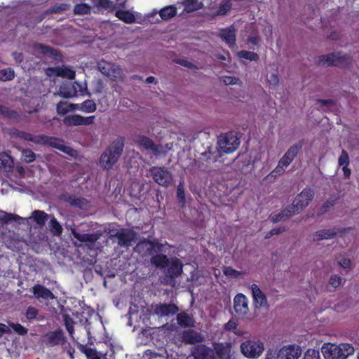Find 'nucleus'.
I'll list each match as a JSON object with an SVG mask.
<instances>
[{
    "label": "nucleus",
    "mask_w": 359,
    "mask_h": 359,
    "mask_svg": "<svg viewBox=\"0 0 359 359\" xmlns=\"http://www.w3.org/2000/svg\"><path fill=\"white\" fill-rule=\"evenodd\" d=\"M9 135L14 138H19L27 142H32L36 144L48 146L70 156L75 157L77 151L69 146L65 145L64 140L53 136L46 135H32L29 133L20 130L15 128L10 130Z\"/></svg>",
    "instance_id": "obj_1"
},
{
    "label": "nucleus",
    "mask_w": 359,
    "mask_h": 359,
    "mask_svg": "<svg viewBox=\"0 0 359 359\" xmlns=\"http://www.w3.org/2000/svg\"><path fill=\"white\" fill-rule=\"evenodd\" d=\"M150 263L151 266L163 271L165 283L168 285H173L176 278L183 273V263L176 257L169 258L165 254L153 255Z\"/></svg>",
    "instance_id": "obj_2"
},
{
    "label": "nucleus",
    "mask_w": 359,
    "mask_h": 359,
    "mask_svg": "<svg viewBox=\"0 0 359 359\" xmlns=\"http://www.w3.org/2000/svg\"><path fill=\"white\" fill-rule=\"evenodd\" d=\"M124 146L123 137L114 140L101 154L99 160L100 167L107 170L111 169L122 155Z\"/></svg>",
    "instance_id": "obj_3"
},
{
    "label": "nucleus",
    "mask_w": 359,
    "mask_h": 359,
    "mask_svg": "<svg viewBox=\"0 0 359 359\" xmlns=\"http://www.w3.org/2000/svg\"><path fill=\"white\" fill-rule=\"evenodd\" d=\"M352 61V57L348 54H342L340 52L331 53L322 55L318 57L319 64H326L328 67H345L348 66Z\"/></svg>",
    "instance_id": "obj_4"
},
{
    "label": "nucleus",
    "mask_w": 359,
    "mask_h": 359,
    "mask_svg": "<svg viewBox=\"0 0 359 359\" xmlns=\"http://www.w3.org/2000/svg\"><path fill=\"white\" fill-rule=\"evenodd\" d=\"M217 144L220 152L231 154L238 148L240 140L233 132H229L218 137Z\"/></svg>",
    "instance_id": "obj_5"
},
{
    "label": "nucleus",
    "mask_w": 359,
    "mask_h": 359,
    "mask_svg": "<svg viewBox=\"0 0 359 359\" xmlns=\"http://www.w3.org/2000/svg\"><path fill=\"white\" fill-rule=\"evenodd\" d=\"M264 350V343L260 340L248 339L241 343V351L248 358H259Z\"/></svg>",
    "instance_id": "obj_6"
},
{
    "label": "nucleus",
    "mask_w": 359,
    "mask_h": 359,
    "mask_svg": "<svg viewBox=\"0 0 359 359\" xmlns=\"http://www.w3.org/2000/svg\"><path fill=\"white\" fill-rule=\"evenodd\" d=\"M149 172L154 181L161 186L167 187L172 180L171 172L164 167H151Z\"/></svg>",
    "instance_id": "obj_7"
},
{
    "label": "nucleus",
    "mask_w": 359,
    "mask_h": 359,
    "mask_svg": "<svg viewBox=\"0 0 359 359\" xmlns=\"http://www.w3.org/2000/svg\"><path fill=\"white\" fill-rule=\"evenodd\" d=\"M109 238H116L118 245L121 247H129L135 241L136 233L132 229L121 228L118 229L115 233L109 235Z\"/></svg>",
    "instance_id": "obj_8"
},
{
    "label": "nucleus",
    "mask_w": 359,
    "mask_h": 359,
    "mask_svg": "<svg viewBox=\"0 0 359 359\" xmlns=\"http://www.w3.org/2000/svg\"><path fill=\"white\" fill-rule=\"evenodd\" d=\"M313 197V190L311 188H305L295 197L292 204L299 213L309 205Z\"/></svg>",
    "instance_id": "obj_9"
},
{
    "label": "nucleus",
    "mask_w": 359,
    "mask_h": 359,
    "mask_svg": "<svg viewBox=\"0 0 359 359\" xmlns=\"http://www.w3.org/2000/svg\"><path fill=\"white\" fill-rule=\"evenodd\" d=\"M351 228H333L329 229L319 230L312 235L313 241H320L325 239L334 238L337 234H344L351 230Z\"/></svg>",
    "instance_id": "obj_10"
},
{
    "label": "nucleus",
    "mask_w": 359,
    "mask_h": 359,
    "mask_svg": "<svg viewBox=\"0 0 359 359\" xmlns=\"http://www.w3.org/2000/svg\"><path fill=\"white\" fill-rule=\"evenodd\" d=\"M330 351L332 359L345 358L353 354L354 348L350 344H341L339 346L332 345Z\"/></svg>",
    "instance_id": "obj_11"
},
{
    "label": "nucleus",
    "mask_w": 359,
    "mask_h": 359,
    "mask_svg": "<svg viewBox=\"0 0 359 359\" xmlns=\"http://www.w3.org/2000/svg\"><path fill=\"white\" fill-rule=\"evenodd\" d=\"M135 144L140 149L151 151L155 155L160 153L159 146L156 144L149 137L139 135L134 140Z\"/></svg>",
    "instance_id": "obj_12"
},
{
    "label": "nucleus",
    "mask_w": 359,
    "mask_h": 359,
    "mask_svg": "<svg viewBox=\"0 0 359 359\" xmlns=\"http://www.w3.org/2000/svg\"><path fill=\"white\" fill-rule=\"evenodd\" d=\"M302 145V142L299 141L290 147L285 154L279 160L280 161V164L288 166L301 151Z\"/></svg>",
    "instance_id": "obj_13"
},
{
    "label": "nucleus",
    "mask_w": 359,
    "mask_h": 359,
    "mask_svg": "<svg viewBox=\"0 0 359 359\" xmlns=\"http://www.w3.org/2000/svg\"><path fill=\"white\" fill-rule=\"evenodd\" d=\"M191 354L194 359H215L213 350L205 344L195 345Z\"/></svg>",
    "instance_id": "obj_14"
},
{
    "label": "nucleus",
    "mask_w": 359,
    "mask_h": 359,
    "mask_svg": "<svg viewBox=\"0 0 359 359\" xmlns=\"http://www.w3.org/2000/svg\"><path fill=\"white\" fill-rule=\"evenodd\" d=\"M218 36L229 48H233L235 46L236 41V29L233 25L226 28L221 29Z\"/></svg>",
    "instance_id": "obj_15"
},
{
    "label": "nucleus",
    "mask_w": 359,
    "mask_h": 359,
    "mask_svg": "<svg viewBox=\"0 0 359 359\" xmlns=\"http://www.w3.org/2000/svg\"><path fill=\"white\" fill-rule=\"evenodd\" d=\"M46 74L49 76H56L63 78H67L69 79H74L76 75L75 71L67 67H48L46 69Z\"/></svg>",
    "instance_id": "obj_16"
},
{
    "label": "nucleus",
    "mask_w": 359,
    "mask_h": 359,
    "mask_svg": "<svg viewBox=\"0 0 359 359\" xmlns=\"http://www.w3.org/2000/svg\"><path fill=\"white\" fill-rule=\"evenodd\" d=\"M72 234L81 243H90L95 244L102 236L101 231H97L95 233H80L75 229H72Z\"/></svg>",
    "instance_id": "obj_17"
},
{
    "label": "nucleus",
    "mask_w": 359,
    "mask_h": 359,
    "mask_svg": "<svg viewBox=\"0 0 359 359\" xmlns=\"http://www.w3.org/2000/svg\"><path fill=\"white\" fill-rule=\"evenodd\" d=\"M213 348L219 359H231V344L229 342L213 343Z\"/></svg>",
    "instance_id": "obj_18"
},
{
    "label": "nucleus",
    "mask_w": 359,
    "mask_h": 359,
    "mask_svg": "<svg viewBox=\"0 0 359 359\" xmlns=\"http://www.w3.org/2000/svg\"><path fill=\"white\" fill-rule=\"evenodd\" d=\"M302 350L299 346L290 345L280 350V357L282 359H299Z\"/></svg>",
    "instance_id": "obj_19"
},
{
    "label": "nucleus",
    "mask_w": 359,
    "mask_h": 359,
    "mask_svg": "<svg viewBox=\"0 0 359 359\" xmlns=\"http://www.w3.org/2000/svg\"><path fill=\"white\" fill-rule=\"evenodd\" d=\"M248 301L243 294H238L233 299L234 310L237 314L245 315L248 311Z\"/></svg>",
    "instance_id": "obj_20"
},
{
    "label": "nucleus",
    "mask_w": 359,
    "mask_h": 359,
    "mask_svg": "<svg viewBox=\"0 0 359 359\" xmlns=\"http://www.w3.org/2000/svg\"><path fill=\"white\" fill-rule=\"evenodd\" d=\"M65 339L62 330L58 329L46 334V344L49 346H55L63 344Z\"/></svg>",
    "instance_id": "obj_21"
},
{
    "label": "nucleus",
    "mask_w": 359,
    "mask_h": 359,
    "mask_svg": "<svg viewBox=\"0 0 359 359\" xmlns=\"http://www.w3.org/2000/svg\"><path fill=\"white\" fill-rule=\"evenodd\" d=\"M251 291L254 303L257 308L267 305L268 302L266 297L257 285L253 283L251 285Z\"/></svg>",
    "instance_id": "obj_22"
},
{
    "label": "nucleus",
    "mask_w": 359,
    "mask_h": 359,
    "mask_svg": "<svg viewBox=\"0 0 359 359\" xmlns=\"http://www.w3.org/2000/svg\"><path fill=\"white\" fill-rule=\"evenodd\" d=\"M179 311V308L174 304H158L154 307V313L161 316L174 315Z\"/></svg>",
    "instance_id": "obj_23"
},
{
    "label": "nucleus",
    "mask_w": 359,
    "mask_h": 359,
    "mask_svg": "<svg viewBox=\"0 0 359 359\" xmlns=\"http://www.w3.org/2000/svg\"><path fill=\"white\" fill-rule=\"evenodd\" d=\"M183 341L186 344H195L204 341V337L200 332L194 330L184 331L182 335Z\"/></svg>",
    "instance_id": "obj_24"
},
{
    "label": "nucleus",
    "mask_w": 359,
    "mask_h": 359,
    "mask_svg": "<svg viewBox=\"0 0 359 359\" xmlns=\"http://www.w3.org/2000/svg\"><path fill=\"white\" fill-rule=\"evenodd\" d=\"M32 292L37 299L50 300L55 298L53 293L49 289L39 284H36L32 287Z\"/></svg>",
    "instance_id": "obj_25"
},
{
    "label": "nucleus",
    "mask_w": 359,
    "mask_h": 359,
    "mask_svg": "<svg viewBox=\"0 0 359 359\" xmlns=\"http://www.w3.org/2000/svg\"><path fill=\"white\" fill-rule=\"evenodd\" d=\"M71 106H74V109L85 113H92L97 109L96 103L93 100H86L81 104H72Z\"/></svg>",
    "instance_id": "obj_26"
},
{
    "label": "nucleus",
    "mask_w": 359,
    "mask_h": 359,
    "mask_svg": "<svg viewBox=\"0 0 359 359\" xmlns=\"http://www.w3.org/2000/svg\"><path fill=\"white\" fill-rule=\"evenodd\" d=\"M177 8L175 5L165 6L160 10L159 15L163 20H168L177 15Z\"/></svg>",
    "instance_id": "obj_27"
},
{
    "label": "nucleus",
    "mask_w": 359,
    "mask_h": 359,
    "mask_svg": "<svg viewBox=\"0 0 359 359\" xmlns=\"http://www.w3.org/2000/svg\"><path fill=\"white\" fill-rule=\"evenodd\" d=\"M77 348L81 353L86 355L87 359H101L95 348L88 347L87 345L79 343L77 344Z\"/></svg>",
    "instance_id": "obj_28"
},
{
    "label": "nucleus",
    "mask_w": 359,
    "mask_h": 359,
    "mask_svg": "<svg viewBox=\"0 0 359 359\" xmlns=\"http://www.w3.org/2000/svg\"><path fill=\"white\" fill-rule=\"evenodd\" d=\"M177 323L183 327H189L194 326V320L186 312H181L177 316Z\"/></svg>",
    "instance_id": "obj_29"
},
{
    "label": "nucleus",
    "mask_w": 359,
    "mask_h": 359,
    "mask_svg": "<svg viewBox=\"0 0 359 359\" xmlns=\"http://www.w3.org/2000/svg\"><path fill=\"white\" fill-rule=\"evenodd\" d=\"M115 16L127 24L135 22V15L129 11L118 10L115 13Z\"/></svg>",
    "instance_id": "obj_30"
},
{
    "label": "nucleus",
    "mask_w": 359,
    "mask_h": 359,
    "mask_svg": "<svg viewBox=\"0 0 359 359\" xmlns=\"http://www.w3.org/2000/svg\"><path fill=\"white\" fill-rule=\"evenodd\" d=\"M48 215L44 211L36 210L32 212V218L34 221L36 222V224L39 226H43L48 219Z\"/></svg>",
    "instance_id": "obj_31"
},
{
    "label": "nucleus",
    "mask_w": 359,
    "mask_h": 359,
    "mask_svg": "<svg viewBox=\"0 0 359 359\" xmlns=\"http://www.w3.org/2000/svg\"><path fill=\"white\" fill-rule=\"evenodd\" d=\"M76 93L77 90L72 84H68L60 87V95L65 98L72 97L76 95Z\"/></svg>",
    "instance_id": "obj_32"
},
{
    "label": "nucleus",
    "mask_w": 359,
    "mask_h": 359,
    "mask_svg": "<svg viewBox=\"0 0 359 359\" xmlns=\"http://www.w3.org/2000/svg\"><path fill=\"white\" fill-rule=\"evenodd\" d=\"M67 202H69L72 206L77 207L79 208H83L88 204L87 199L83 197H76L73 196H69Z\"/></svg>",
    "instance_id": "obj_33"
},
{
    "label": "nucleus",
    "mask_w": 359,
    "mask_h": 359,
    "mask_svg": "<svg viewBox=\"0 0 359 359\" xmlns=\"http://www.w3.org/2000/svg\"><path fill=\"white\" fill-rule=\"evenodd\" d=\"M92 8L90 5L86 3L76 4L74 7L73 12L75 15H88L90 14Z\"/></svg>",
    "instance_id": "obj_34"
},
{
    "label": "nucleus",
    "mask_w": 359,
    "mask_h": 359,
    "mask_svg": "<svg viewBox=\"0 0 359 359\" xmlns=\"http://www.w3.org/2000/svg\"><path fill=\"white\" fill-rule=\"evenodd\" d=\"M94 6L98 9L111 11L114 4L111 0H91Z\"/></svg>",
    "instance_id": "obj_35"
},
{
    "label": "nucleus",
    "mask_w": 359,
    "mask_h": 359,
    "mask_svg": "<svg viewBox=\"0 0 359 359\" xmlns=\"http://www.w3.org/2000/svg\"><path fill=\"white\" fill-rule=\"evenodd\" d=\"M237 56L240 58L245 59L250 61L257 62L259 60V56L257 53L245 50L238 51L237 53Z\"/></svg>",
    "instance_id": "obj_36"
},
{
    "label": "nucleus",
    "mask_w": 359,
    "mask_h": 359,
    "mask_svg": "<svg viewBox=\"0 0 359 359\" xmlns=\"http://www.w3.org/2000/svg\"><path fill=\"white\" fill-rule=\"evenodd\" d=\"M232 8L231 0L223 1L219 6L218 9L215 12V15H225Z\"/></svg>",
    "instance_id": "obj_37"
},
{
    "label": "nucleus",
    "mask_w": 359,
    "mask_h": 359,
    "mask_svg": "<svg viewBox=\"0 0 359 359\" xmlns=\"http://www.w3.org/2000/svg\"><path fill=\"white\" fill-rule=\"evenodd\" d=\"M49 228L50 231L55 236H60L62 233L63 229L57 219L53 217L49 222Z\"/></svg>",
    "instance_id": "obj_38"
},
{
    "label": "nucleus",
    "mask_w": 359,
    "mask_h": 359,
    "mask_svg": "<svg viewBox=\"0 0 359 359\" xmlns=\"http://www.w3.org/2000/svg\"><path fill=\"white\" fill-rule=\"evenodd\" d=\"M147 245H149L151 248V250L155 253V255L158 254H163V252H165L164 250V246L165 245L154 241H147L146 242Z\"/></svg>",
    "instance_id": "obj_39"
},
{
    "label": "nucleus",
    "mask_w": 359,
    "mask_h": 359,
    "mask_svg": "<svg viewBox=\"0 0 359 359\" xmlns=\"http://www.w3.org/2000/svg\"><path fill=\"white\" fill-rule=\"evenodd\" d=\"M15 76L14 70L8 67L0 70V81H11Z\"/></svg>",
    "instance_id": "obj_40"
},
{
    "label": "nucleus",
    "mask_w": 359,
    "mask_h": 359,
    "mask_svg": "<svg viewBox=\"0 0 359 359\" xmlns=\"http://www.w3.org/2000/svg\"><path fill=\"white\" fill-rule=\"evenodd\" d=\"M223 273L227 277L237 278L241 275H244L245 272L237 271L231 266H226L223 269Z\"/></svg>",
    "instance_id": "obj_41"
},
{
    "label": "nucleus",
    "mask_w": 359,
    "mask_h": 359,
    "mask_svg": "<svg viewBox=\"0 0 359 359\" xmlns=\"http://www.w3.org/2000/svg\"><path fill=\"white\" fill-rule=\"evenodd\" d=\"M8 325L10 327L13 329V330L18 334L20 336L26 335L28 332V329L25 327L22 326L20 323H15L10 322L8 323Z\"/></svg>",
    "instance_id": "obj_42"
},
{
    "label": "nucleus",
    "mask_w": 359,
    "mask_h": 359,
    "mask_svg": "<svg viewBox=\"0 0 359 359\" xmlns=\"http://www.w3.org/2000/svg\"><path fill=\"white\" fill-rule=\"evenodd\" d=\"M66 122L70 126H83L82 116L79 114H74L66 117Z\"/></svg>",
    "instance_id": "obj_43"
},
{
    "label": "nucleus",
    "mask_w": 359,
    "mask_h": 359,
    "mask_svg": "<svg viewBox=\"0 0 359 359\" xmlns=\"http://www.w3.org/2000/svg\"><path fill=\"white\" fill-rule=\"evenodd\" d=\"M281 215L284 217V220H286L291 217L292 216L299 214L297 210L294 208L292 204L287 206L285 209L282 210L280 212Z\"/></svg>",
    "instance_id": "obj_44"
},
{
    "label": "nucleus",
    "mask_w": 359,
    "mask_h": 359,
    "mask_svg": "<svg viewBox=\"0 0 359 359\" xmlns=\"http://www.w3.org/2000/svg\"><path fill=\"white\" fill-rule=\"evenodd\" d=\"M287 166L280 164V161H279L277 166L269 174L268 177H277L281 175H283L285 171V168Z\"/></svg>",
    "instance_id": "obj_45"
},
{
    "label": "nucleus",
    "mask_w": 359,
    "mask_h": 359,
    "mask_svg": "<svg viewBox=\"0 0 359 359\" xmlns=\"http://www.w3.org/2000/svg\"><path fill=\"white\" fill-rule=\"evenodd\" d=\"M22 156L23 161L26 163H32L36 158V154L29 149H23Z\"/></svg>",
    "instance_id": "obj_46"
},
{
    "label": "nucleus",
    "mask_w": 359,
    "mask_h": 359,
    "mask_svg": "<svg viewBox=\"0 0 359 359\" xmlns=\"http://www.w3.org/2000/svg\"><path fill=\"white\" fill-rule=\"evenodd\" d=\"M0 114L8 118H15L18 116L15 111L4 105H0Z\"/></svg>",
    "instance_id": "obj_47"
},
{
    "label": "nucleus",
    "mask_w": 359,
    "mask_h": 359,
    "mask_svg": "<svg viewBox=\"0 0 359 359\" xmlns=\"http://www.w3.org/2000/svg\"><path fill=\"white\" fill-rule=\"evenodd\" d=\"M71 104H68L67 102H60L57 104V111L59 114H67L70 109H74V106H71Z\"/></svg>",
    "instance_id": "obj_48"
},
{
    "label": "nucleus",
    "mask_w": 359,
    "mask_h": 359,
    "mask_svg": "<svg viewBox=\"0 0 359 359\" xmlns=\"http://www.w3.org/2000/svg\"><path fill=\"white\" fill-rule=\"evenodd\" d=\"M13 160L11 156L6 154H0V166L2 168L11 167L13 164Z\"/></svg>",
    "instance_id": "obj_49"
},
{
    "label": "nucleus",
    "mask_w": 359,
    "mask_h": 359,
    "mask_svg": "<svg viewBox=\"0 0 359 359\" xmlns=\"http://www.w3.org/2000/svg\"><path fill=\"white\" fill-rule=\"evenodd\" d=\"M38 314L39 310L32 306H28L25 311V316L29 321L36 319Z\"/></svg>",
    "instance_id": "obj_50"
},
{
    "label": "nucleus",
    "mask_w": 359,
    "mask_h": 359,
    "mask_svg": "<svg viewBox=\"0 0 359 359\" xmlns=\"http://www.w3.org/2000/svg\"><path fill=\"white\" fill-rule=\"evenodd\" d=\"M1 212L3 213V217L0 219L4 223H8L11 221L18 222L22 219L21 217L17 215L8 213L3 211H1Z\"/></svg>",
    "instance_id": "obj_51"
},
{
    "label": "nucleus",
    "mask_w": 359,
    "mask_h": 359,
    "mask_svg": "<svg viewBox=\"0 0 359 359\" xmlns=\"http://www.w3.org/2000/svg\"><path fill=\"white\" fill-rule=\"evenodd\" d=\"M177 196L180 203L184 206L186 203L185 191L183 187V183H180L177 188Z\"/></svg>",
    "instance_id": "obj_52"
},
{
    "label": "nucleus",
    "mask_w": 359,
    "mask_h": 359,
    "mask_svg": "<svg viewBox=\"0 0 359 359\" xmlns=\"http://www.w3.org/2000/svg\"><path fill=\"white\" fill-rule=\"evenodd\" d=\"M339 165H349L350 158L348 152L343 149L338 159Z\"/></svg>",
    "instance_id": "obj_53"
},
{
    "label": "nucleus",
    "mask_w": 359,
    "mask_h": 359,
    "mask_svg": "<svg viewBox=\"0 0 359 359\" xmlns=\"http://www.w3.org/2000/svg\"><path fill=\"white\" fill-rule=\"evenodd\" d=\"M337 201L336 198H330L327 199L322 205L320 211L322 213H325L328 211L332 207H333Z\"/></svg>",
    "instance_id": "obj_54"
},
{
    "label": "nucleus",
    "mask_w": 359,
    "mask_h": 359,
    "mask_svg": "<svg viewBox=\"0 0 359 359\" xmlns=\"http://www.w3.org/2000/svg\"><path fill=\"white\" fill-rule=\"evenodd\" d=\"M65 325L67 332L69 334H72L74 332V321L72 318H70L68 315H65L64 317Z\"/></svg>",
    "instance_id": "obj_55"
},
{
    "label": "nucleus",
    "mask_w": 359,
    "mask_h": 359,
    "mask_svg": "<svg viewBox=\"0 0 359 359\" xmlns=\"http://www.w3.org/2000/svg\"><path fill=\"white\" fill-rule=\"evenodd\" d=\"M342 280V278H341L339 276L334 274L330 276L329 283L334 288H337L341 285Z\"/></svg>",
    "instance_id": "obj_56"
},
{
    "label": "nucleus",
    "mask_w": 359,
    "mask_h": 359,
    "mask_svg": "<svg viewBox=\"0 0 359 359\" xmlns=\"http://www.w3.org/2000/svg\"><path fill=\"white\" fill-rule=\"evenodd\" d=\"M303 359H319V353L314 349H309L305 353Z\"/></svg>",
    "instance_id": "obj_57"
},
{
    "label": "nucleus",
    "mask_w": 359,
    "mask_h": 359,
    "mask_svg": "<svg viewBox=\"0 0 359 359\" xmlns=\"http://www.w3.org/2000/svg\"><path fill=\"white\" fill-rule=\"evenodd\" d=\"M285 230L286 229L285 227H279V228L272 229L270 231H269L266 234L265 238H266V239L270 238L273 236L278 235L279 233H281L285 231Z\"/></svg>",
    "instance_id": "obj_58"
},
{
    "label": "nucleus",
    "mask_w": 359,
    "mask_h": 359,
    "mask_svg": "<svg viewBox=\"0 0 359 359\" xmlns=\"http://www.w3.org/2000/svg\"><path fill=\"white\" fill-rule=\"evenodd\" d=\"M196 0H187L185 4V10L187 12H191L198 10V7L196 6Z\"/></svg>",
    "instance_id": "obj_59"
},
{
    "label": "nucleus",
    "mask_w": 359,
    "mask_h": 359,
    "mask_svg": "<svg viewBox=\"0 0 359 359\" xmlns=\"http://www.w3.org/2000/svg\"><path fill=\"white\" fill-rule=\"evenodd\" d=\"M317 103L321 104L322 106H334L336 104V101L332 99H318Z\"/></svg>",
    "instance_id": "obj_60"
},
{
    "label": "nucleus",
    "mask_w": 359,
    "mask_h": 359,
    "mask_svg": "<svg viewBox=\"0 0 359 359\" xmlns=\"http://www.w3.org/2000/svg\"><path fill=\"white\" fill-rule=\"evenodd\" d=\"M351 261L348 258H342L339 261V265L344 269H350L351 266Z\"/></svg>",
    "instance_id": "obj_61"
},
{
    "label": "nucleus",
    "mask_w": 359,
    "mask_h": 359,
    "mask_svg": "<svg viewBox=\"0 0 359 359\" xmlns=\"http://www.w3.org/2000/svg\"><path fill=\"white\" fill-rule=\"evenodd\" d=\"M95 116L92 115L90 116L84 117L82 116L83 126H89L94 123Z\"/></svg>",
    "instance_id": "obj_62"
},
{
    "label": "nucleus",
    "mask_w": 359,
    "mask_h": 359,
    "mask_svg": "<svg viewBox=\"0 0 359 359\" xmlns=\"http://www.w3.org/2000/svg\"><path fill=\"white\" fill-rule=\"evenodd\" d=\"M238 325L235 322L232 320H229L226 325H225V329L229 331H232L233 332H236V330L237 329Z\"/></svg>",
    "instance_id": "obj_63"
},
{
    "label": "nucleus",
    "mask_w": 359,
    "mask_h": 359,
    "mask_svg": "<svg viewBox=\"0 0 359 359\" xmlns=\"http://www.w3.org/2000/svg\"><path fill=\"white\" fill-rule=\"evenodd\" d=\"M177 63L190 69L194 67V65L191 62L187 60L179 59L177 60Z\"/></svg>",
    "instance_id": "obj_64"
}]
</instances>
